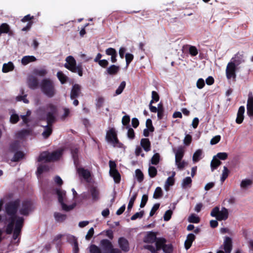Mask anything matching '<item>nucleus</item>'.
Instances as JSON below:
<instances>
[{
	"label": "nucleus",
	"mask_w": 253,
	"mask_h": 253,
	"mask_svg": "<svg viewBox=\"0 0 253 253\" xmlns=\"http://www.w3.org/2000/svg\"><path fill=\"white\" fill-rule=\"evenodd\" d=\"M36 58L34 56H25L21 59V63L23 65H26L30 62L36 61Z\"/></svg>",
	"instance_id": "obj_23"
},
{
	"label": "nucleus",
	"mask_w": 253,
	"mask_h": 253,
	"mask_svg": "<svg viewBox=\"0 0 253 253\" xmlns=\"http://www.w3.org/2000/svg\"><path fill=\"white\" fill-rule=\"evenodd\" d=\"M54 217L55 219L58 221H63L66 219V215L61 214L58 212H55L54 213Z\"/></svg>",
	"instance_id": "obj_44"
},
{
	"label": "nucleus",
	"mask_w": 253,
	"mask_h": 253,
	"mask_svg": "<svg viewBox=\"0 0 253 253\" xmlns=\"http://www.w3.org/2000/svg\"><path fill=\"white\" fill-rule=\"evenodd\" d=\"M28 86L32 89L37 88L39 86V82L38 79L33 76L29 77L28 80Z\"/></svg>",
	"instance_id": "obj_20"
},
{
	"label": "nucleus",
	"mask_w": 253,
	"mask_h": 253,
	"mask_svg": "<svg viewBox=\"0 0 253 253\" xmlns=\"http://www.w3.org/2000/svg\"><path fill=\"white\" fill-rule=\"evenodd\" d=\"M159 238H157L156 237V234L153 232H148L147 235L144 238V242L148 243H153L155 242L156 245L157 241ZM156 247V246H155Z\"/></svg>",
	"instance_id": "obj_18"
},
{
	"label": "nucleus",
	"mask_w": 253,
	"mask_h": 253,
	"mask_svg": "<svg viewBox=\"0 0 253 253\" xmlns=\"http://www.w3.org/2000/svg\"><path fill=\"white\" fill-rule=\"evenodd\" d=\"M192 179L190 177H186L184 178L181 183V186L183 189L190 188L192 184Z\"/></svg>",
	"instance_id": "obj_24"
},
{
	"label": "nucleus",
	"mask_w": 253,
	"mask_h": 253,
	"mask_svg": "<svg viewBox=\"0 0 253 253\" xmlns=\"http://www.w3.org/2000/svg\"><path fill=\"white\" fill-rule=\"evenodd\" d=\"M110 167V174L114 178V179L116 183H119L120 181L121 176L120 174L116 169V164L114 161H109Z\"/></svg>",
	"instance_id": "obj_14"
},
{
	"label": "nucleus",
	"mask_w": 253,
	"mask_h": 253,
	"mask_svg": "<svg viewBox=\"0 0 253 253\" xmlns=\"http://www.w3.org/2000/svg\"><path fill=\"white\" fill-rule=\"evenodd\" d=\"M31 114V111L30 110H28L26 112V114L25 115H21V118L22 120V123L21 124L22 125H26L27 126H29V125H28L29 122H30V120L28 118V117L30 116Z\"/></svg>",
	"instance_id": "obj_26"
},
{
	"label": "nucleus",
	"mask_w": 253,
	"mask_h": 253,
	"mask_svg": "<svg viewBox=\"0 0 253 253\" xmlns=\"http://www.w3.org/2000/svg\"><path fill=\"white\" fill-rule=\"evenodd\" d=\"M188 221L191 223H197L199 222L200 218L195 214H192L188 217Z\"/></svg>",
	"instance_id": "obj_43"
},
{
	"label": "nucleus",
	"mask_w": 253,
	"mask_h": 253,
	"mask_svg": "<svg viewBox=\"0 0 253 253\" xmlns=\"http://www.w3.org/2000/svg\"><path fill=\"white\" fill-rule=\"evenodd\" d=\"M135 176L137 178V180L139 182H141L144 179V175L142 172L139 169H137L135 171Z\"/></svg>",
	"instance_id": "obj_41"
},
{
	"label": "nucleus",
	"mask_w": 253,
	"mask_h": 253,
	"mask_svg": "<svg viewBox=\"0 0 253 253\" xmlns=\"http://www.w3.org/2000/svg\"><path fill=\"white\" fill-rule=\"evenodd\" d=\"M221 164V162L219 160L217 159L216 156H214L211 163V170L213 171L214 169H216Z\"/></svg>",
	"instance_id": "obj_28"
},
{
	"label": "nucleus",
	"mask_w": 253,
	"mask_h": 253,
	"mask_svg": "<svg viewBox=\"0 0 253 253\" xmlns=\"http://www.w3.org/2000/svg\"><path fill=\"white\" fill-rule=\"evenodd\" d=\"M94 234V229L93 228L91 227L88 230L87 234L85 236V239L87 240H90V239L93 236Z\"/></svg>",
	"instance_id": "obj_61"
},
{
	"label": "nucleus",
	"mask_w": 253,
	"mask_h": 253,
	"mask_svg": "<svg viewBox=\"0 0 253 253\" xmlns=\"http://www.w3.org/2000/svg\"><path fill=\"white\" fill-rule=\"evenodd\" d=\"M23 156L24 154L22 152H17L15 154L13 158V161L14 162L18 161L21 159Z\"/></svg>",
	"instance_id": "obj_53"
},
{
	"label": "nucleus",
	"mask_w": 253,
	"mask_h": 253,
	"mask_svg": "<svg viewBox=\"0 0 253 253\" xmlns=\"http://www.w3.org/2000/svg\"><path fill=\"white\" fill-rule=\"evenodd\" d=\"M66 63L65 67L74 73H77L80 76H82V67L81 65H76L75 59L71 56H68L66 59Z\"/></svg>",
	"instance_id": "obj_8"
},
{
	"label": "nucleus",
	"mask_w": 253,
	"mask_h": 253,
	"mask_svg": "<svg viewBox=\"0 0 253 253\" xmlns=\"http://www.w3.org/2000/svg\"><path fill=\"white\" fill-rule=\"evenodd\" d=\"M146 126L147 128L149 129L150 132H153L154 130V127L152 125V121L150 119H148L146 122Z\"/></svg>",
	"instance_id": "obj_54"
},
{
	"label": "nucleus",
	"mask_w": 253,
	"mask_h": 253,
	"mask_svg": "<svg viewBox=\"0 0 253 253\" xmlns=\"http://www.w3.org/2000/svg\"><path fill=\"white\" fill-rule=\"evenodd\" d=\"M159 207H160L159 204H156L154 205V206L153 207V208L151 209L150 212V216H153L155 214V212L159 209Z\"/></svg>",
	"instance_id": "obj_62"
},
{
	"label": "nucleus",
	"mask_w": 253,
	"mask_h": 253,
	"mask_svg": "<svg viewBox=\"0 0 253 253\" xmlns=\"http://www.w3.org/2000/svg\"><path fill=\"white\" fill-rule=\"evenodd\" d=\"M174 180L172 177H169L166 180L165 184V189L166 191H168L169 187L174 184Z\"/></svg>",
	"instance_id": "obj_34"
},
{
	"label": "nucleus",
	"mask_w": 253,
	"mask_h": 253,
	"mask_svg": "<svg viewBox=\"0 0 253 253\" xmlns=\"http://www.w3.org/2000/svg\"><path fill=\"white\" fill-rule=\"evenodd\" d=\"M133 58V56L132 54L130 53H126V65L128 66L130 62L132 60Z\"/></svg>",
	"instance_id": "obj_59"
},
{
	"label": "nucleus",
	"mask_w": 253,
	"mask_h": 253,
	"mask_svg": "<svg viewBox=\"0 0 253 253\" xmlns=\"http://www.w3.org/2000/svg\"><path fill=\"white\" fill-rule=\"evenodd\" d=\"M253 184V181L251 179H246L243 180L240 184L242 188L247 189L250 187Z\"/></svg>",
	"instance_id": "obj_29"
},
{
	"label": "nucleus",
	"mask_w": 253,
	"mask_h": 253,
	"mask_svg": "<svg viewBox=\"0 0 253 253\" xmlns=\"http://www.w3.org/2000/svg\"><path fill=\"white\" fill-rule=\"evenodd\" d=\"M126 86V82L125 81H123L118 88L116 90V94L117 95L120 94L123 91L124 89Z\"/></svg>",
	"instance_id": "obj_47"
},
{
	"label": "nucleus",
	"mask_w": 253,
	"mask_h": 253,
	"mask_svg": "<svg viewBox=\"0 0 253 253\" xmlns=\"http://www.w3.org/2000/svg\"><path fill=\"white\" fill-rule=\"evenodd\" d=\"M105 139L110 144L114 146H116L119 143V140L115 128H111L107 131Z\"/></svg>",
	"instance_id": "obj_10"
},
{
	"label": "nucleus",
	"mask_w": 253,
	"mask_h": 253,
	"mask_svg": "<svg viewBox=\"0 0 253 253\" xmlns=\"http://www.w3.org/2000/svg\"><path fill=\"white\" fill-rule=\"evenodd\" d=\"M141 145L144 150L148 152L150 150V142L148 138H143L141 140Z\"/></svg>",
	"instance_id": "obj_25"
},
{
	"label": "nucleus",
	"mask_w": 253,
	"mask_h": 253,
	"mask_svg": "<svg viewBox=\"0 0 253 253\" xmlns=\"http://www.w3.org/2000/svg\"><path fill=\"white\" fill-rule=\"evenodd\" d=\"M148 196L147 195H143L142 196L141 203L140 205V208H143L145 206V205L148 201Z\"/></svg>",
	"instance_id": "obj_57"
},
{
	"label": "nucleus",
	"mask_w": 253,
	"mask_h": 253,
	"mask_svg": "<svg viewBox=\"0 0 253 253\" xmlns=\"http://www.w3.org/2000/svg\"><path fill=\"white\" fill-rule=\"evenodd\" d=\"M148 173L151 177H154L157 174V169L154 167L149 166Z\"/></svg>",
	"instance_id": "obj_42"
},
{
	"label": "nucleus",
	"mask_w": 253,
	"mask_h": 253,
	"mask_svg": "<svg viewBox=\"0 0 253 253\" xmlns=\"http://www.w3.org/2000/svg\"><path fill=\"white\" fill-rule=\"evenodd\" d=\"M144 214V211H141L140 212H136L131 217V220H134L137 218H140L143 216Z\"/></svg>",
	"instance_id": "obj_52"
},
{
	"label": "nucleus",
	"mask_w": 253,
	"mask_h": 253,
	"mask_svg": "<svg viewBox=\"0 0 253 253\" xmlns=\"http://www.w3.org/2000/svg\"><path fill=\"white\" fill-rule=\"evenodd\" d=\"M196 236L192 233L188 234L186 240L184 243V246L186 250H188L192 244L193 242L195 240Z\"/></svg>",
	"instance_id": "obj_21"
},
{
	"label": "nucleus",
	"mask_w": 253,
	"mask_h": 253,
	"mask_svg": "<svg viewBox=\"0 0 253 253\" xmlns=\"http://www.w3.org/2000/svg\"><path fill=\"white\" fill-rule=\"evenodd\" d=\"M172 211L171 210L167 211L164 215V219L165 221L169 220L171 216Z\"/></svg>",
	"instance_id": "obj_56"
},
{
	"label": "nucleus",
	"mask_w": 253,
	"mask_h": 253,
	"mask_svg": "<svg viewBox=\"0 0 253 253\" xmlns=\"http://www.w3.org/2000/svg\"><path fill=\"white\" fill-rule=\"evenodd\" d=\"M223 246L225 253H231L232 249V242L230 237H226L225 238Z\"/></svg>",
	"instance_id": "obj_19"
},
{
	"label": "nucleus",
	"mask_w": 253,
	"mask_h": 253,
	"mask_svg": "<svg viewBox=\"0 0 253 253\" xmlns=\"http://www.w3.org/2000/svg\"><path fill=\"white\" fill-rule=\"evenodd\" d=\"M177 167V168L179 169H182L187 165V163L185 162L184 161H178L177 163H175Z\"/></svg>",
	"instance_id": "obj_51"
},
{
	"label": "nucleus",
	"mask_w": 253,
	"mask_h": 253,
	"mask_svg": "<svg viewBox=\"0 0 253 253\" xmlns=\"http://www.w3.org/2000/svg\"><path fill=\"white\" fill-rule=\"evenodd\" d=\"M39 86L42 92L48 98H52L56 94L55 84L53 81L49 79H43Z\"/></svg>",
	"instance_id": "obj_4"
},
{
	"label": "nucleus",
	"mask_w": 253,
	"mask_h": 253,
	"mask_svg": "<svg viewBox=\"0 0 253 253\" xmlns=\"http://www.w3.org/2000/svg\"><path fill=\"white\" fill-rule=\"evenodd\" d=\"M57 76L61 82V84H64L67 79V77L65 76L62 72L59 71L57 74Z\"/></svg>",
	"instance_id": "obj_40"
},
{
	"label": "nucleus",
	"mask_w": 253,
	"mask_h": 253,
	"mask_svg": "<svg viewBox=\"0 0 253 253\" xmlns=\"http://www.w3.org/2000/svg\"><path fill=\"white\" fill-rule=\"evenodd\" d=\"M100 245L103 251V253H109L113 248L112 243L107 239L101 240Z\"/></svg>",
	"instance_id": "obj_16"
},
{
	"label": "nucleus",
	"mask_w": 253,
	"mask_h": 253,
	"mask_svg": "<svg viewBox=\"0 0 253 253\" xmlns=\"http://www.w3.org/2000/svg\"><path fill=\"white\" fill-rule=\"evenodd\" d=\"M215 156L218 160H225L227 158L228 154L225 152L218 153Z\"/></svg>",
	"instance_id": "obj_55"
},
{
	"label": "nucleus",
	"mask_w": 253,
	"mask_h": 253,
	"mask_svg": "<svg viewBox=\"0 0 253 253\" xmlns=\"http://www.w3.org/2000/svg\"><path fill=\"white\" fill-rule=\"evenodd\" d=\"M163 195V191L161 188L158 187L155 189L153 194V198L154 199H158L161 197Z\"/></svg>",
	"instance_id": "obj_39"
},
{
	"label": "nucleus",
	"mask_w": 253,
	"mask_h": 253,
	"mask_svg": "<svg viewBox=\"0 0 253 253\" xmlns=\"http://www.w3.org/2000/svg\"><path fill=\"white\" fill-rule=\"evenodd\" d=\"M56 193L58 196V201L61 204L62 208L63 210L66 211H69L75 207L76 204H74L71 206H68L64 203L63 198L65 196V192L64 191L61 190L60 189H57L56 190Z\"/></svg>",
	"instance_id": "obj_11"
},
{
	"label": "nucleus",
	"mask_w": 253,
	"mask_h": 253,
	"mask_svg": "<svg viewBox=\"0 0 253 253\" xmlns=\"http://www.w3.org/2000/svg\"><path fill=\"white\" fill-rule=\"evenodd\" d=\"M81 93V86L78 84L73 85L70 93V98L72 100L74 99L73 104L77 106L79 104V101L75 98L78 97Z\"/></svg>",
	"instance_id": "obj_13"
},
{
	"label": "nucleus",
	"mask_w": 253,
	"mask_h": 253,
	"mask_svg": "<svg viewBox=\"0 0 253 253\" xmlns=\"http://www.w3.org/2000/svg\"><path fill=\"white\" fill-rule=\"evenodd\" d=\"M136 197H137V193H135L133 196L132 197L130 198L129 201V203H128V207H127V210L128 211H130L131 208H132L133 207V204H134V202L136 198Z\"/></svg>",
	"instance_id": "obj_46"
},
{
	"label": "nucleus",
	"mask_w": 253,
	"mask_h": 253,
	"mask_svg": "<svg viewBox=\"0 0 253 253\" xmlns=\"http://www.w3.org/2000/svg\"><path fill=\"white\" fill-rule=\"evenodd\" d=\"M245 61V56L241 53H237L232 58L231 61L227 64L226 68V75L228 80H235L236 72L239 69V65Z\"/></svg>",
	"instance_id": "obj_3"
},
{
	"label": "nucleus",
	"mask_w": 253,
	"mask_h": 253,
	"mask_svg": "<svg viewBox=\"0 0 253 253\" xmlns=\"http://www.w3.org/2000/svg\"><path fill=\"white\" fill-rule=\"evenodd\" d=\"M63 150L60 149L52 153L44 152L41 153L38 159L39 162L44 161L45 162H52L57 160L62 156Z\"/></svg>",
	"instance_id": "obj_7"
},
{
	"label": "nucleus",
	"mask_w": 253,
	"mask_h": 253,
	"mask_svg": "<svg viewBox=\"0 0 253 253\" xmlns=\"http://www.w3.org/2000/svg\"><path fill=\"white\" fill-rule=\"evenodd\" d=\"M229 173V171L228 169L226 167H223V170L222 171V176L221 177L220 180L222 183H223L224 180L227 178L228 176V174Z\"/></svg>",
	"instance_id": "obj_38"
},
{
	"label": "nucleus",
	"mask_w": 253,
	"mask_h": 253,
	"mask_svg": "<svg viewBox=\"0 0 253 253\" xmlns=\"http://www.w3.org/2000/svg\"><path fill=\"white\" fill-rule=\"evenodd\" d=\"M19 117L17 114L15 113H13L12 114H11L10 118V123H11L12 124H16L19 121Z\"/></svg>",
	"instance_id": "obj_49"
},
{
	"label": "nucleus",
	"mask_w": 253,
	"mask_h": 253,
	"mask_svg": "<svg viewBox=\"0 0 253 253\" xmlns=\"http://www.w3.org/2000/svg\"><path fill=\"white\" fill-rule=\"evenodd\" d=\"M90 193L93 201H96L99 200V192L95 187H92L90 189Z\"/></svg>",
	"instance_id": "obj_27"
},
{
	"label": "nucleus",
	"mask_w": 253,
	"mask_h": 253,
	"mask_svg": "<svg viewBox=\"0 0 253 253\" xmlns=\"http://www.w3.org/2000/svg\"><path fill=\"white\" fill-rule=\"evenodd\" d=\"M166 240L164 238H159L156 242V247L150 245H147L144 246V248L149 250L151 253H157L158 251L163 249V251L166 253H171L172 252V247L170 244H166Z\"/></svg>",
	"instance_id": "obj_5"
},
{
	"label": "nucleus",
	"mask_w": 253,
	"mask_h": 253,
	"mask_svg": "<svg viewBox=\"0 0 253 253\" xmlns=\"http://www.w3.org/2000/svg\"><path fill=\"white\" fill-rule=\"evenodd\" d=\"M48 169V167L46 165L39 166L38 168L37 173L38 174H41L43 171H47Z\"/></svg>",
	"instance_id": "obj_48"
},
{
	"label": "nucleus",
	"mask_w": 253,
	"mask_h": 253,
	"mask_svg": "<svg viewBox=\"0 0 253 253\" xmlns=\"http://www.w3.org/2000/svg\"><path fill=\"white\" fill-rule=\"evenodd\" d=\"M24 219L23 217H18L17 218L16 221H15V228L13 229V235L12 239L15 240L20 235L21 229L23 227Z\"/></svg>",
	"instance_id": "obj_12"
},
{
	"label": "nucleus",
	"mask_w": 253,
	"mask_h": 253,
	"mask_svg": "<svg viewBox=\"0 0 253 253\" xmlns=\"http://www.w3.org/2000/svg\"><path fill=\"white\" fill-rule=\"evenodd\" d=\"M122 124L124 126H126L130 122V118L128 116L126 115L122 119Z\"/></svg>",
	"instance_id": "obj_63"
},
{
	"label": "nucleus",
	"mask_w": 253,
	"mask_h": 253,
	"mask_svg": "<svg viewBox=\"0 0 253 253\" xmlns=\"http://www.w3.org/2000/svg\"><path fill=\"white\" fill-rule=\"evenodd\" d=\"M205 85V81L202 79H199L197 82V86L198 88L201 89Z\"/></svg>",
	"instance_id": "obj_64"
},
{
	"label": "nucleus",
	"mask_w": 253,
	"mask_h": 253,
	"mask_svg": "<svg viewBox=\"0 0 253 253\" xmlns=\"http://www.w3.org/2000/svg\"><path fill=\"white\" fill-rule=\"evenodd\" d=\"M18 209L20 214L27 216L34 210L33 203L28 200L21 203L19 199H16L6 204L5 221L7 223L6 233L8 234L12 233L15 221H16L17 218L21 217L16 215Z\"/></svg>",
	"instance_id": "obj_1"
},
{
	"label": "nucleus",
	"mask_w": 253,
	"mask_h": 253,
	"mask_svg": "<svg viewBox=\"0 0 253 253\" xmlns=\"http://www.w3.org/2000/svg\"><path fill=\"white\" fill-rule=\"evenodd\" d=\"M189 53L192 56H196L198 54V50L195 46H190L189 47Z\"/></svg>",
	"instance_id": "obj_58"
},
{
	"label": "nucleus",
	"mask_w": 253,
	"mask_h": 253,
	"mask_svg": "<svg viewBox=\"0 0 253 253\" xmlns=\"http://www.w3.org/2000/svg\"><path fill=\"white\" fill-rule=\"evenodd\" d=\"M67 241L72 245L78 243L77 239L73 235H67Z\"/></svg>",
	"instance_id": "obj_50"
},
{
	"label": "nucleus",
	"mask_w": 253,
	"mask_h": 253,
	"mask_svg": "<svg viewBox=\"0 0 253 253\" xmlns=\"http://www.w3.org/2000/svg\"><path fill=\"white\" fill-rule=\"evenodd\" d=\"M119 247L124 252H127L129 250V244L128 240L125 237H120L118 241Z\"/></svg>",
	"instance_id": "obj_15"
},
{
	"label": "nucleus",
	"mask_w": 253,
	"mask_h": 253,
	"mask_svg": "<svg viewBox=\"0 0 253 253\" xmlns=\"http://www.w3.org/2000/svg\"><path fill=\"white\" fill-rule=\"evenodd\" d=\"M9 27L6 23H3L0 26V36L2 33H7L9 31Z\"/></svg>",
	"instance_id": "obj_37"
},
{
	"label": "nucleus",
	"mask_w": 253,
	"mask_h": 253,
	"mask_svg": "<svg viewBox=\"0 0 253 253\" xmlns=\"http://www.w3.org/2000/svg\"><path fill=\"white\" fill-rule=\"evenodd\" d=\"M202 154V151L201 149L197 150L193 154V161L194 162H197L200 160Z\"/></svg>",
	"instance_id": "obj_35"
},
{
	"label": "nucleus",
	"mask_w": 253,
	"mask_h": 253,
	"mask_svg": "<svg viewBox=\"0 0 253 253\" xmlns=\"http://www.w3.org/2000/svg\"><path fill=\"white\" fill-rule=\"evenodd\" d=\"M47 109L49 111L47 113L46 118L42 115V112L43 111L42 108H40L37 111L40 119L41 120L46 119L47 123V125L44 127V130L42 132V136L45 139L48 138L52 133V125L55 122V115L57 111L56 107L51 104L48 105Z\"/></svg>",
	"instance_id": "obj_2"
},
{
	"label": "nucleus",
	"mask_w": 253,
	"mask_h": 253,
	"mask_svg": "<svg viewBox=\"0 0 253 253\" xmlns=\"http://www.w3.org/2000/svg\"><path fill=\"white\" fill-rule=\"evenodd\" d=\"M22 95H18L16 97V100L17 101H22L25 103H28L29 100L26 98L27 95H24V90H21Z\"/></svg>",
	"instance_id": "obj_36"
},
{
	"label": "nucleus",
	"mask_w": 253,
	"mask_h": 253,
	"mask_svg": "<svg viewBox=\"0 0 253 253\" xmlns=\"http://www.w3.org/2000/svg\"><path fill=\"white\" fill-rule=\"evenodd\" d=\"M184 155V150L182 148H179L175 153V163L182 160Z\"/></svg>",
	"instance_id": "obj_33"
},
{
	"label": "nucleus",
	"mask_w": 253,
	"mask_h": 253,
	"mask_svg": "<svg viewBox=\"0 0 253 253\" xmlns=\"http://www.w3.org/2000/svg\"><path fill=\"white\" fill-rule=\"evenodd\" d=\"M160 160V155L158 153L155 154L151 160V163L152 165H157Z\"/></svg>",
	"instance_id": "obj_45"
},
{
	"label": "nucleus",
	"mask_w": 253,
	"mask_h": 253,
	"mask_svg": "<svg viewBox=\"0 0 253 253\" xmlns=\"http://www.w3.org/2000/svg\"><path fill=\"white\" fill-rule=\"evenodd\" d=\"M247 113L250 117L253 116V95L252 92L248 94L247 105Z\"/></svg>",
	"instance_id": "obj_17"
},
{
	"label": "nucleus",
	"mask_w": 253,
	"mask_h": 253,
	"mask_svg": "<svg viewBox=\"0 0 253 253\" xmlns=\"http://www.w3.org/2000/svg\"><path fill=\"white\" fill-rule=\"evenodd\" d=\"M245 112V107L244 106H241L239 107L238 113H237V118L236 119V123L238 124H241L244 119V114Z\"/></svg>",
	"instance_id": "obj_22"
},
{
	"label": "nucleus",
	"mask_w": 253,
	"mask_h": 253,
	"mask_svg": "<svg viewBox=\"0 0 253 253\" xmlns=\"http://www.w3.org/2000/svg\"><path fill=\"white\" fill-rule=\"evenodd\" d=\"M211 215L212 217H215L217 220H225L229 216L228 211L224 207H222L221 210H220L218 207H215L212 210Z\"/></svg>",
	"instance_id": "obj_9"
},
{
	"label": "nucleus",
	"mask_w": 253,
	"mask_h": 253,
	"mask_svg": "<svg viewBox=\"0 0 253 253\" xmlns=\"http://www.w3.org/2000/svg\"><path fill=\"white\" fill-rule=\"evenodd\" d=\"M220 140V136L216 135L213 137L211 140L210 143L211 145H214L217 144Z\"/></svg>",
	"instance_id": "obj_60"
},
{
	"label": "nucleus",
	"mask_w": 253,
	"mask_h": 253,
	"mask_svg": "<svg viewBox=\"0 0 253 253\" xmlns=\"http://www.w3.org/2000/svg\"><path fill=\"white\" fill-rule=\"evenodd\" d=\"M119 69V66L113 65L107 68V72L110 75H115L118 72Z\"/></svg>",
	"instance_id": "obj_31"
},
{
	"label": "nucleus",
	"mask_w": 253,
	"mask_h": 253,
	"mask_svg": "<svg viewBox=\"0 0 253 253\" xmlns=\"http://www.w3.org/2000/svg\"><path fill=\"white\" fill-rule=\"evenodd\" d=\"M32 130L31 129H23L19 132H18L16 134L17 137L20 138H22L26 136L29 135Z\"/></svg>",
	"instance_id": "obj_32"
},
{
	"label": "nucleus",
	"mask_w": 253,
	"mask_h": 253,
	"mask_svg": "<svg viewBox=\"0 0 253 253\" xmlns=\"http://www.w3.org/2000/svg\"><path fill=\"white\" fill-rule=\"evenodd\" d=\"M14 69V65L11 62L8 63H4L2 66V71L3 73H7L8 72L12 71Z\"/></svg>",
	"instance_id": "obj_30"
},
{
	"label": "nucleus",
	"mask_w": 253,
	"mask_h": 253,
	"mask_svg": "<svg viewBox=\"0 0 253 253\" xmlns=\"http://www.w3.org/2000/svg\"><path fill=\"white\" fill-rule=\"evenodd\" d=\"M78 152V150L77 149L72 150L71 151L72 157L74 161V164L76 167L77 172L79 175V177H83L85 180L88 182L89 181V179L90 176V173L88 169H85L84 168L78 166V163L77 162Z\"/></svg>",
	"instance_id": "obj_6"
}]
</instances>
